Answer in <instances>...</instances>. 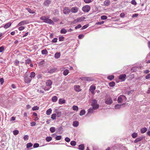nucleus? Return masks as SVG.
Returning a JSON list of instances; mask_svg holds the SVG:
<instances>
[{
	"mask_svg": "<svg viewBox=\"0 0 150 150\" xmlns=\"http://www.w3.org/2000/svg\"><path fill=\"white\" fill-rule=\"evenodd\" d=\"M52 100L53 102H56L57 101V97L56 96H54L52 97Z\"/></svg>",
	"mask_w": 150,
	"mask_h": 150,
	"instance_id": "nucleus-25",
	"label": "nucleus"
},
{
	"mask_svg": "<svg viewBox=\"0 0 150 150\" xmlns=\"http://www.w3.org/2000/svg\"><path fill=\"white\" fill-rule=\"evenodd\" d=\"M59 40L60 41H62L64 40V37L63 36H60L59 37Z\"/></svg>",
	"mask_w": 150,
	"mask_h": 150,
	"instance_id": "nucleus-47",
	"label": "nucleus"
},
{
	"mask_svg": "<svg viewBox=\"0 0 150 150\" xmlns=\"http://www.w3.org/2000/svg\"><path fill=\"white\" fill-rule=\"evenodd\" d=\"M127 98L126 97L123 95H122L118 97L117 101L119 103H121L125 102Z\"/></svg>",
	"mask_w": 150,
	"mask_h": 150,
	"instance_id": "nucleus-1",
	"label": "nucleus"
},
{
	"mask_svg": "<svg viewBox=\"0 0 150 150\" xmlns=\"http://www.w3.org/2000/svg\"><path fill=\"white\" fill-rule=\"evenodd\" d=\"M36 124V122H32L31 123V126H35Z\"/></svg>",
	"mask_w": 150,
	"mask_h": 150,
	"instance_id": "nucleus-61",
	"label": "nucleus"
},
{
	"mask_svg": "<svg viewBox=\"0 0 150 150\" xmlns=\"http://www.w3.org/2000/svg\"><path fill=\"white\" fill-rule=\"evenodd\" d=\"M93 109V108H90L88 110V114H90L91 113H92L93 112V110H94Z\"/></svg>",
	"mask_w": 150,
	"mask_h": 150,
	"instance_id": "nucleus-29",
	"label": "nucleus"
},
{
	"mask_svg": "<svg viewBox=\"0 0 150 150\" xmlns=\"http://www.w3.org/2000/svg\"><path fill=\"white\" fill-rule=\"evenodd\" d=\"M147 129L146 127L142 128L141 129L140 132L141 133L143 134L144 133L147 131Z\"/></svg>",
	"mask_w": 150,
	"mask_h": 150,
	"instance_id": "nucleus-18",
	"label": "nucleus"
},
{
	"mask_svg": "<svg viewBox=\"0 0 150 150\" xmlns=\"http://www.w3.org/2000/svg\"><path fill=\"white\" fill-rule=\"evenodd\" d=\"M35 76V73L33 71L32 72L30 73V78H31L32 79L34 78Z\"/></svg>",
	"mask_w": 150,
	"mask_h": 150,
	"instance_id": "nucleus-20",
	"label": "nucleus"
},
{
	"mask_svg": "<svg viewBox=\"0 0 150 150\" xmlns=\"http://www.w3.org/2000/svg\"><path fill=\"white\" fill-rule=\"evenodd\" d=\"M93 106V108L94 110H96L99 108V105L98 104L94 105H92Z\"/></svg>",
	"mask_w": 150,
	"mask_h": 150,
	"instance_id": "nucleus-32",
	"label": "nucleus"
},
{
	"mask_svg": "<svg viewBox=\"0 0 150 150\" xmlns=\"http://www.w3.org/2000/svg\"><path fill=\"white\" fill-rule=\"evenodd\" d=\"M31 59H28L27 60H25V63L26 64H28L30 63H31Z\"/></svg>",
	"mask_w": 150,
	"mask_h": 150,
	"instance_id": "nucleus-38",
	"label": "nucleus"
},
{
	"mask_svg": "<svg viewBox=\"0 0 150 150\" xmlns=\"http://www.w3.org/2000/svg\"><path fill=\"white\" fill-rule=\"evenodd\" d=\"M47 51L46 49H44L41 51V53L42 54H47Z\"/></svg>",
	"mask_w": 150,
	"mask_h": 150,
	"instance_id": "nucleus-30",
	"label": "nucleus"
},
{
	"mask_svg": "<svg viewBox=\"0 0 150 150\" xmlns=\"http://www.w3.org/2000/svg\"><path fill=\"white\" fill-rule=\"evenodd\" d=\"M126 76V75L125 74L121 75L119 76V79L122 81H124L125 80Z\"/></svg>",
	"mask_w": 150,
	"mask_h": 150,
	"instance_id": "nucleus-10",
	"label": "nucleus"
},
{
	"mask_svg": "<svg viewBox=\"0 0 150 150\" xmlns=\"http://www.w3.org/2000/svg\"><path fill=\"white\" fill-rule=\"evenodd\" d=\"M65 141L67 142H69L70 141V139L68 137H67L65 138Z\"/></svg>",
	"mask_w": 150,
	"mask_h": 150,
	"instance_id": "nucleus-60",
	"label": "nucleus"
},
{
	"mask_svg": "<svg viewBox=\"0 0 150 150\" xmlns=\"http://www.w3.org/2000/svg\"><path fill=\"white\" fill-rule=\"evenodd\" d=\"M97 101L96 100L94 99L93 101V102L91 104V105H94L97 104Z\"/></svg>",
	"mask_w": 150,
	"mask_h": 150,
	"instance_id": "nucleus-39",
	"label": "nucleus"
},
{
	"mask_svg": "<svg viewBox=\"0 0 150 150\" xmlns=\"http://www.w3.org/2000/svg\"><path fill=\"white\" fill-rule=\"evenodd\" d=\"M72 109L73 110L76 111H78L79 109L78 106L76 105L73 106L72 107Z\"/></svg>",
	"mask_w": 150,
	"mask_h": 150,
	"instance_id": "nucleus-35",
	"label": "nucleus"
},
{
	"mask_svg": "<svg viewBox=\"0 0 150 150\" xmlns=\"http://www.w3.org/2000/svg\"><path fill=\"white\" fill-rule=\"evenodd\" d=\"M121 106V105L119 104H117L115 106V108L116 109H118L120 108Z\"/></svg>",
	"mask_w": 150,
	"mask_h": 150,
	"instance_id": "nucleus-45",
	"label": "nucleus"
},
{
	"mask_svg": "<svg viewBox=\"0 0 150 150\" xmlns=\"http://www.w3.org/2000/svg\"><path fill=\"white\" fill-rule=\"evenodd\" d=\"M52 110L50 108L47 110L46 111V114L47 115H50L52 113Z\"/></svg>",
	"mask_w": 150,
	"mask_h": 150,
	"instance_id": "nucleus-23",
	"label": "nucleus"
},
{
	"mask_svg": "<svg viewBox=\"0 0 150 150\" xmlns=\"http://www.w3.org/2000/svg\"><path fill=\"white\" fill-rule=\"evenodd\" d=\"M61 136H57L55 138H56V139L57 140H60L61 139Z\"/></svg>",
	"mask_w": 150,
	"mask_h": 150,
	"instance_id": "nucleus-49",
	"label": "nucleus"
},
{
	"mask_svg": "<svg viewBox=\"0 0 150 150\" xmlns=\"http://www.w3.org/2000/svg\"><path fill=\"white\" fill-rule=\"evenodd\" d=\"M79 149L80 150H83L84 149V145L83 144L79 145Z\"/></svg>",
	"mask_w": 150,
	"mask_h": 150,
	"instance_id": "nucleus-19",
	"label": "nucleus"
},
{
	"mask_svg": "<svg viewBox=\"0 0 150 150\" xmlns=\"http://www.w3.org/2000/svg\"><path fill=\"white\" fill-rule=\"evenodd\" d=\"M70 10L69 9L68 7H65L64 8L63 12L64 14H68L70 12Z\"/></svg>",
	"mask_w": 150,
	"mask_h": 150,
	"instance_id": "nucleus-5",
	"label": "nucleus"
},
{
	"mask_svg": "<svg viewBox=\"0 0 150 150\" xmlns=\"http://www.w3.org/2000/svg\"><path fill=\"white\" fill-rule=\"evenodd\" d=\"M81 25L80 24L76 26L75 28L76 29H77L78 28H81Z\"/></svg>",
	"mask_w": 150,
	"mask_h": 150,
	"instance_id": "nucleus-58",
	"label": "nucleus"
},
{
	"mask_svg": "<svg viewBox=\"0 0 150 150\" xmlns=\"http://www.w3.org/2000/svg\"><path fill=\"white\" fill-rule=\"evenodd\" d=\"M39 144L38 143L35 144L33 146V147L35 148H37L39 146Z\"/></svg>",
	"mask_w": 150,
	"mask_h": 150,
	"instance_id": "nucleus-54",
	"label": "nucleus"
},
{
	"mask_svg": "<svg viewBox=\"0 0 150 150\" xmlns=\"http://www.w3.org/2000/svg\"><path fill=\"white\" fill-rule=\"evenodd\" d=\"M143 139L142 137H140L136 138L134 141L135 143H137V142L141 141Z\"/></svg>",
	"mask_w": 150,
	"mask_h": 150,
	"instance_id": "nucleus-14",
	"label": "nucleus"
},
{
	"mask_svg": "<svg viewBox=\"0 0 150 150\" xmlns=\"http://www.w3.org/2000/svg\"><path fill=\"white\" fill-rule=\"evenodd\" d=\"M69 73V70L67 69H66L63 72V74L64 76H66Z\"/></svg>",
	"mask_w": 150,
	"mask_h": 150,
	"instance_id": "nucleus-24",
	"label": "nucleus"
},
{
	"mask_svg": "<svg viewBox=\"0 0 150 150\" xmlns=\"http://www.w3.org/2000/svg\"><path fill=\"white\" fill-rule=\"evenodd\" d=\"M25 28V27L23 26H21L18 28V30L19 31H21Z\"/></svg>",
	"mask_w": 150,
	"mask_h": 150,
	"instance_id": "nucleus-57",
	"label": "nucleus"
},
{
	"mask_svg": "<svg viewBox=\"0 0 150 150\" xmlns=\"http://www.w3.org/2000/svg\"><path fill=\"white\" fill-rule=\"evenodd\" d=\"M84 2L86 3H89L92 1V0H84Z\"/></svg>",
	"mask_w": 150,
	"mask_h": 150,
	"instance_id": "nucleus-51",
	"label": "nucleus"
},
{
	"mask_svg": "<svg viewBox=\"0 0 150 150\" xmlns=\"http://www.w3.org/2000/svg\"><path fill=\"white\" fill-rule=\"evenodd\" d=\"M50 130L51 133H53L55 131V128L54 127H52L50 128Z\"/></svg>",
	"mask_w": 150,
	"mask_h": 150,
	"instance_id": "nucleus-31",
	"label": "nucleus"
},
{
	"mask_svg": "<svg viewBox=\"0 0 150 150\" xmlns=\"http://www.w3.org/2000/svg\"><path fill=\"white\" fill-rule=\"evenodd\" d=\"M32 79L30 77H28L27 75H25L24 76V80L26 83H30L32 80Z\"/></svg>",
	"mask_w": 150,
	"mask_h": 150,
	"instance_id": "nucleus-2",
	"label": "nucleus"
},
{
	"mask_svg": "<svg viewBox=\"0 0 150 150\" xmlns=\"http://www.w3.org/2000/svg\"><path fill=\"white\" fill-rule=\"evenodd\" d=\"M85 113V111L84 110H81L80 112V115L81 116L83 115H84Z\"/></svg>",
	"mask_w": 150,
	"mask_h": 150,
	"instance_id": "nucleus-36",
	"label": "nucleus"
},
{
	"mask_svg": "<svg viewBox=\"0 0 150 150\" xmlns=\"http://www.w3.org/2000/svg\"><path fill=\"white\" fill-rule=\"evenodd\" d=\"M51 2V1L49 0H47L44 1V4L45 6H48L50 5Z\"/></svg>",
	"mask_w": 150,
	"mask_h": 150,
	"instance_id": "nucleus-11",
	"label": "nucleus"
},
{
	"mask_svg": "<svg viewBox=\"0 0 150 150\" xmlns=\"http://www.w3.org/2000/svg\"><path fill=\"white\" fill-rule=\"evenodd\" d=\"M114 78V76L113 75H110L108 76L107 78L108 79L111 80Z\"/></svg>",
	"mask_w": 150,
	"mask_h": 150,
	"instance_id": "nucleus-33",
	"label": "nucleus"
},
{
	"mask_svg": "<svg viewBox=\"0 0 150 150\" xmlns=\"http://www.w3.org/2000/svg\"><path fill=\"white\" fill-rule=\"evenodd\" d=\"M28 135H25L24 137V139L25 140H28Z\"/></svg>",
	"mask_w": 150,
	"mask_h": 150,
	"instance_id": "nucleus-55",
	"label": "nucleus"
},
{
	"mask_svg": "<svg viewBox=\"0 0 150 150\" xmlns=\"http://www.w3.org/2000/svg\"><path fill=\"white\" fill-rule=\"evenodd\" d=\"M56 70V69H50V71H49V72L50 73H53V72H54Z\"/></svg>",
	"mask_w": 150,
	"mask_h": 150,
	"instance_id": "nucleus-50",
	"label": "nucleus"
},
{
	"mask_svg": "<svg viewBox=\"0 0 150 150\" xmlns=\"http://www.w3.org/2000/svg\"><path fill=\"white\" fill-rule=\"evenodd\" d=\"M79 122L77 121H75L73 122V125L74 127H77L78 126Z\"/></svg>",
	"mask_w": 150,
	"mask_h": 150,
	"instance_id": "nucleus-17",
	"label": "nucleus"
},
{
	"mask_svg": "<svg viewBox=\"0 0 150 150\" xmlns=\"http://www.w3.org/2000/svg\"><path fill=\"white\" fill-rule=\"evenodd\" d=\"M11 23H8L7 24H6L4 26V28H7L9 27L11 25Z\"/></svg>",
	"mask_w": 150,
	"mask_h": 150,
	"instance_id": "nucleus-28",
	"label": "nucleus"
},
{
	"mask_svg": "<svg viewBox=\"0 0 150 150\" xmlns=\"http://www.w3.org/2000/svg\"><path fill=\"white\" fill-rule=\"evenodd\" d=\"M132 136L133 138H134L137 137V133H134L132 134Z\"/></svg>",
	"mask_w": 150,
	"mask_h": 150,
	"instance_id": "nucleus-44",
	"label": "nucleus"
},
{
	"mask_svg": "<svg viewBox=\"0 0 150 150\" xmlns=\"http://www.w3.org/2000/svg\"><path fill=\"white\" fill-rule=\"evenodd\" d=\"M70 11L72 13H76L78 11V8L76 7H73L71 8Z\"/></svg>",
	"mask_w": 150,
	"mask_h": 150,
	"instance_id": "nucleus-8",
	"label": "nucleus"
},
{
	"mask_svg": "<svg viewBox=\"0 0 150 150\" xmlns=\"http://www.w3.org/2000/svg\"><path fill=\"white\" fill-rule=\"evenodd\" d=\"M4 50V47L3 46L0 47V52H2Z\"/></svg>",
	"mask_w": 150,
	"mask_h": 150,
	"instance_id": "nucleus-59",
	"label": "nucleus"
},
{
	"mask_svg": "<svg viewBox=\"0 0 150 150\" xmlns=\"http://www.w3.org/2000/svg\"><path fill=\"white\" fill-rule=\"evenodd\" d=\"M52 139V137H47L46 138V140L47 142H49L51 141Z\"/></svg>",
	"mask_w": 150,
	"mask_h": 150,
	"instance_id": "nucleus-34",
	"label": "nucleus"
},
{
	"mask_svg": "<svg viewBox=\"0 0 150 150\" xmlns=\"http://www.w3.org/2000/svg\"><path fill=\"white\" fill-rule=\"evenodd\" d=\"M0 82L1 83V84H2L4 82V79L3 78H1L0 79Z\"/></svg>",
	"mask_w": 150,
	"mask_h": 150,
	"instance_id": "nucleus-62",
	"label": "nucleus"
},
{
	"mask_svg": "<svg viewBox=\"0 0 150 150\" xmlns=\"http://www.w3.org/2000/svg\"><path fill=\"white\" fill-rule=\"evenodd\" d=\"M83 80L86 81H90L91 80V78L88 77H84L82 78Z\"/></svg>",
	"mask_w": 150,
	"mask_h": 150,
	"instance_id": "nucleus-21",
	"label": "nucleus"
},
{
	"mask_svg": "<svg viewBox=\"0 0 150 150\" xmlns=\"http://www.w3.org/2000/svg\"><path fill=\"white\" fill-rule=\"evenodd\" d=\"M76 144V142L75 141H71L70 142V144L72 146H75Z\"/></svg>",
	"mask_w": 150,
	"mask_h": 150,
	"instance_id": "nucleus-42",
	"label": "nucleus"
},
{
	"mask_svg": "<svg viewBox=\"0 0 150 150\" xmlns=\"http://www.w3.org/2000/svg\"><path fill=\"white\" fill-rule=\"evenodd\" d=\"M19 133V131L18 130H15L13 131V134L15 135L18 134Z\"/></svg>",
	"mask_w": 150,
	"mask_h": 150,
	"instance_id": "nucleus-46",
	"label": "nucleus"
},
{
	"mask_svg": "<svg viewBox=\"0 0 150 150\" xmlns=\"http://www.w3.org/2000/svg\"><path fill=\"white\" fill-rule=\"evenodd\" d=\"M32 146H33L32 144L31 143H28L27 144L26 147L27 148H30V147H32Z\"/></svg>",
	"mask_w": 150,
	"mask_h": 150,
	"instance_id": "nucleus-40",
	"label": "nucleus"
},
{
	"mask_svg": "<svg viewBox=\"0 0 150 150\" xmlns=\"http://www.w3.org/2000/svg\"><path fill=\"white\" fill-rule=\"evenodd\" d=\"M65 100L62 99H59V104H63L65 103Z\"/></svg>",
	"mask_w": 150,
	"mask_h": 150,
	"instance_id": "nucleus-16",
	"label": "nucleus"
},
{
	"mask_svg": "<svg viewBox=\"0 0 150 150\" xmlns=\"http://www.w3.org/2000/svg\"><path fill=\"white\" fill-rule=\"evenodd\" d=\"M67 32V30L64 28H62L60 30V33L61 34H65Z\"/></svg>",
	"mask_w": 150,
	"mask_h": 150,
	"instance_id": "nucleus-26",
	"label": "nucleus"
},
{
	"mask_svg": "<svg viewBox=\"0 0 150 150\" xmlns=\"http://www.w3.org/2000/svg\"><path fill=\"white\" fill-rule=\"evenodd\" d=\"M131 3L132 4H133L134 5H136L137 4V2L134 0H132L131 1Z\"/></svg>",
	"mask_w": 150,
	"mask_h": 150,
	"instance_id": "nucleus-52",
	"label": "nucleus"
},
{
	"mask_svg": "<svg viewBox=\"0 0 150 150\" xmlns=\"http://www.w3.org/2000/svg\"><path fill=\"white\" fill-rule=\"evenodd\" d=\"M88 24H87V25H85L82 27V28H81V29L82 30L85 29L86 28H87L88 27Z\"/></svg>",
	"mask_w": 150,
	"mask_h": 150,
	"instance_id": "nucleus-53",
	"label": "nucleus"
},
{
	"mask_svg": "<svg viewBox=\"0 0 150 150\" xmlns=\"http://www.w3.org/2000/svg\"><path fill=\"white\" fill-rule=\"evenodd\" d=\"M96 89V87L95 86L92 85L90 86L89 89V91H91L92 94L94 95L95 94L94 91Z\"/></svg>",
	"mask_w": 150,
	"mask_h": 150,
	"instance_id": "nucleus-4",
	"label": "nucleus"
},
{
	"mask_svg": "<svg viewBox=\"0 0 150 150\" xmlns=\"http://www.w3.org/2000/svg\"><path fill=\"white\" fill-rule=\"evenodd\" d=\"M57 38H54L52 40V43H55L57 42Z\"/></svg>",
	"mask_w": 150,
	"mask_h": 150,
	"instance_id": "nucleus-48",
	"label": "nucleus"
},
{
	"mask_svg": "<svg viewBox=\"0 0 150 150\" xmlns=\"http://www.w3.org/2000/svg\"><path fill=\"white\" fill-rule=\"evenodd\" d=\"M60 56V52L56 53L54 55V57L56 58H58Z\"/></svg>",
	"mask_w": 150,
	"mask_h": 150,
	"instance_id": "nucleus-22",
	"label": "nucleus"
},
{
	"mask_svg": "<svg viewBox=\"0 0 150 150\" xmlns=\"http://www.w3.org/2000/svg\"><path fill=\"white\" fill-rule=\"evenodd\" d=\"M74 88L75 91L77 92H79L81 91L80 86H75Z\"/></svg>",
	"mask_w": 150,
	"mask_h": 150,
	"instance_id": "nucleus-12",
	"label": "nucleus"
},
{
	"mask_svg": "<svg viewBox=\"0 0 150 150\" xmlns=\"http://www.w3.org/2000/svg\"><path fill=\"white\" fill-rule=\"evenodd\" d=\"M56 114H53L51 115V118L52 120H54L56 119Z\"/></svg>",
	"mask_w": 150,
	"mask_h": 150,
	"instance_id": "nucleus-37",
	"label": "nucleus"
},
{
	"mask_svg": "<svg viewBox=\"0 0 150 150\" xmlns=\"http://www.w3.org/2000/svg\"><path fill=\"white\" fill-rule=\"evenodd\" d=\"M112 103V100L111 98L107 99L105 101V103L108 105H110Z\"/></svg>",
	"mask_w": 150,
	"mask_h": 150,
	"instance_id": "nucleus-9",
	"label": "nucleus"
},
{
	"mask_svg": "<svg viewBox=\"0 0 150 150\" xmlns=\"http://www.w3.org/2000/svg\"><path fill=\"white\" fill-rule=\"evenodd\" d=\"M149 78H150V74H148L145 76V78L146 79H148Z\"/></svg>",
	"mask_w": 150,
	"mask_h": 150,
	"instance_id": "nucleus-64",
	"label": "nucleus"
},
{
	"mask_svg": "<svg viewBox=\"0 0 150 150\" xmlns=\"http://www.w3.org/2000/svg\"><path fill=\"white\" fill-rule=\"evenodd\" d=\"M91 9V7L88 5L83 6L82 8L83 11L84 12H88Z\"/></svg>",
	"mask_w": 150,
	"mask_h": 150,
	"instance_id": "nucleus-3",
	"label": "nucleus"
},
{
	"mask_svg": "<svg viewBox=\"0 0 150 150\" xmlns=\"http://www.w3.org/2000/svg\"><path fill=\"white\" fill-rule=\"evenodd\" d=\"M110 1L109 0H106L104 2L105 5L106 6H108L110 5Z\"/></svg>",
	"mask_w": 150,
	"mask_h": 150,
	"instance_id": "nucleus-15",
	"label": "nucleus"
},
{
	"mask_svg": "<svg viewBox=\"0 0 150 150\" xmlns=\"http://www.w3.org/2000/svg\"><path fill=\"white\" fill-rule=\"evenodd\" d=\"M29 23V21L27 20L23 21H22L21 22H20L18 24V26H21V25H24L25 24H28V23Z\"/></svg>",
	"mask_w": 150,
	"mask_h": 150,
	"instance_id": "nucleus-7",
	"label": "nucleus"
},
{
	"mask_svg": "<svg viewBox=\"0 0 150 150\" xmlns=\"http://www.w3.org/2000/svg\"><path fill=\"white\" fill-rule=\"evenodd\" d=\"M39 107L38 106H34V107L32 108V110L33 111L38 110L39 109Z\"/></svg>",
	"mask_w": 150,
	"mask_h": 150,
	"instance_id": "nucleus-43",
	"label": "nucleus"
},
{
	"mask_svg": "<svg viewBox=\"0 0 150 150\" xmlns=\"http://www.w3.org/2000/svg\"><path fill=\"white\" fill-rule=\"evenodd\" d=\"M138 15V14L137 13H135L132 16V17L133 18H134V17H137Z\"/></svg>",
	"mask_w": 150,
	"mask_h": 150,
	"instance_id": "nucleus-63",
	"label": "nucleus"
},
{
	"mask_svg": "<svg viewBox=\"0 0 150 150\" xmlns=\"http://www.w3.org/2000/svg\"><path fill=\"white\" fill-rule=\"evenodd\" d=\"M43 21L48 23L51 24H54V22L51 19H42Z\"/></svg>",
	"mask_w": 150,
	"mask_h": 150,
	"instance_id": "nucleus-6",
	"label": "nucleus"
},
{
	"mask_svg": "<svg viewBox=\"0 0 150 150\" xmlns=\"http://www.w3.org/2000/svg\"><path fill=\"white\" fill-rule=\"evenodd\" d=\"M27 10L30 13L32 14L35 13V12L34 11H33V10H31L30 8H28Z\"/></svg>",
	"mask_w": 150,
	"mask_h": 150,
	"instance_id": "nucleus-41",
	"label": "nucleus"
},
{
	"mask_svg": "<svg viewBox=\"0 0 150 150\" xmlns=\"http://www.w3.org/2000/svg\"><path fill=\"white\" fill-rule=\"evenodd\" d=\"M104 23L103 21H101L100 22H97L96 23V24L97 25H101V24H103Z\"/></svg>",
	"mask_w": 150,
	"mask_h": 150,
	"instance_id": "nucleus-56",
	"label": "nucleus"
},
{
	"mask_svg": "<svg viewBox=\"0 0 150 150\" xmlns=\"http://www.w3.org/2000/svg\"><path fill=\"white\" fill-rule=\"evenodd\" d=\"M52 83V81L51 80H47L46 83V85L47 86H50Z\"/></svg>",
	"mask_w": 150,
	"mask_h": 150,
	"instance_id": "nucleus-13",
	"label": "nucleus"
},
{
	"mask_svg": "<svg viewBox=\"0 0 150 150\" xmlns=\"http://www.w3.org/2000/svg\"><path fill=\"white\" fill-rule=\"evenodd\" d=\"M115 83L114 81H112L109 83V86L110 87H113L115 85Z\"/></svg>",
	"mask_w": 150,
	"mask_h": 150,
	"instance_id": "nucleus-27",
	"label": "nucleus"
}]
</instances>
